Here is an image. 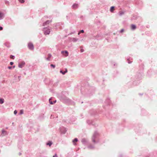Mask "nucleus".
I'll return each mask as SVG.
<instances>
[{
	"label": "nucleus",
	"instance_id": "21",
	"mask_svg": "<svg viewBox=\"0 0 157 157\" xmlns=\"http://www.w3.org/2000/svg\"><path fill=\"white\" fill-rule=\"evenodd\" d=\"M51 66L53 67V68H55V65L52 64L51 65Z\"/></svg>",
	"mask_w": 157,
	"mask_h": 157
},
{
	"label": "nucleus",
	"instance_id": "7",
	"mask_svg": "<svg viewBox=\"0 0 157 157\" xmlns=\"http://www.w3.org/2000/svg\"><path fill=\"white\" fill-rule=\"evenodd\" d=\"M131 28L132 29L134 30L136 28V26L135 25H132L131 26Z\"/></svg>",
	"mask_w": 157,
	"mask_h": 157
},
{
	"label": "nucleus",
	"instance_id": "2",
	"mask_svg": "<svg viewBox=\"0 0 157 157\" xmlns=\"http://www.w3.org/2000/svg\"><path fill=\"white\" fill-rule=\"evenodd\" d=\"M28 47L31 50H32L34 49L33 45L32 43H29L28 44Z\"/></svg>",
	"mask_w": 157,
	"mask_h": 157
},
{
	"label": "nucleus",
	"instance_id": "12",
	"mask_svg": "<svg viewBox=\"0 0 157 157\" xmlns=\"http://www.w3.org/2000/svg\"><path fill=\"white\" fill-rule=\"evenodd\" d=\"M4 15L3 13L0 12V20L3 17Z\"/></svg>",
	"mask_w": 157,
	"mask_h": 157
},
{
	"label": "nucleus",
	"instance_id": "11",
	"mask_svg": "<svg viewBox=\"0 0 157 157\" xmlns=\"http://www.w3.org/2000/svg\"><path fill=\"white\" fill-rule=\"evenodd\" d=\"M51 56H52V55H51V54H49L48 55V58H47V60H48L49 61V60H50V58H51Z\"/></svg>",
	"mask_w": 157,
	"mask_h": 157
},
{
	"label": "nucleus",
	"instance_id": "25",
	"mask_svg": "<svg viewBox=\"0 0 157 157\" xmlns=\"http://www.w3.org/2000/svg\"><path fill=\"white\" fill-rule=\"evenodd\" d=\"M57 156L56 154H55L53 156V157H57Z\"/></svg>",
	"mask_w": 157,
	"mask_h": 157
},
{
	"label": "nucleus",
	"instance_id": "5",
	"mask_svg": "<svg viewBox=\"0 0 157 157\" xmlns=\"http://www.w3.org/2000/svg\"><path fill=\"white\" fill-rule=\"evenodd\" d=\"M52 22L50 20H48L46 21L43 24V26H44L45 25H46L48 24H49L50 23Z\"/></svg>",
	"mask_w": 157,
	"mask_h": 157
},
{
	"label": "nucleus",
	"instance_id": "22",
	"mask_svg": "<svg viewBox=\"0 0 157 157\" xmlns=\"http://www.w3.org/2000/svg\"><path fill=\"white\" fill-rule=\"evenodd\" d=\"M124 31V29H121L120 31V32L121 33H122Z\"/></svg>",
	"mask_w": 157,
	"mask_h": 157
},
{
	"label": "nucleus",
	"instance_id": "3",
	"mask_svg": "<svg viewBox=\"0 0 157 157\" xmlns=\"http://www.w3.org/2000/svg\"><path fill=\"white\" fill-rule=\"evenodd\" d=\"M25 64V63L24 62H22L19 64L18 67L19 68H22L24 67Z\"/></svg>",
	"mask_w": 157,
	"mask_h": 157
},
{
	"label": "nucleus",
	"instance_id": "13",
	"mask_svg": "<svg viewBox=\"0 0 157 157\" xmlns=\"http://www.w3.org/2000/svg\"><path fill=\"white\" fill-rule=\"evenodd\" d=\"M4 99L2 98H0V104H2L4 103Z\"/></svg>",
	"mask_w": 157,
	"mask_h": 157
},
{
	"label": "nucleus",
	"instance_id": "4",
	"mask_svg": "<svg viewBox=\"0 0 157 157\" xmlns=\"http://www.w3.org/2000/svg\"><path fill=\"white\" fill-rule=\"evenodd\" d=\"M61 53L65 56H67L68 55V52L67 51H62L61 52Z\"/></svg>",
	"mask_w": 157,
	"mask_h": 157
},
{
	"label": "nucleus",
	"instance_id": "20",
	"mask_svg": "<svg viewBox=\"0 0 157 157\" xmlns=\"http://www.w3.org/2000/svg\"><path fill=\"white\" fill-rule=\"evenodd\" d=\"M10 58L13 59H14V56L11 55V56H10Z\"/></svg>",
	"mask_w": 157,
	"mask_h": 157
},
{
	"label": "nucleus",
	"instance_id": "1",
	"mask_svg": "<svg viewBox=\"0 0 157 157\" xmlns=\"http://www.w3.org/2000/svg\"><path fill=\"white\" fill-rule=\"evenodd\" d=\"M44 34L45 35H48L50 32V29L45 28L44 29Z\"/></svg>",
	"mask_w": 157,
	"mask_h": 157
},
{
	"label": "nucleus",
	"instance_id": "24",
	"mask_svg": "<svg viewBox=\"0 0 157 157\" xmlns=\"http://www.w3.org/2000/svg\"><path fill=\"white\" fill-rule=\"evenodd\" d=\"M10 64L11 65H12L13 64V62H10Z\"/></svg>",
	"mask_w": 157,
	"mask_h": 157
},
{
	"label": "nucleus",
	"instance_id": "16",
	"mask_svg": "<svg viewBox=\"0 0 157 157\" xmlns=\"http://www.w3.org/2000/svg\"><path fill=\"white\" fill-rule=\"evenodd\" d=\"M84 32V31L83 30H82L80 31L78 33V34L79 35L81 33H83Z\"/></svg>",
	"mask_w": 157,
	"mask_h": 157
},
{
	"label": "nucleus",
	"instance_id": "18",
	"mask_svg": "<svg viewBox=\"0 0 157 157\" xmlns=\"http://www.w3.org/2000/svg\"><path fill=\"white\" fill-rule=\"evenodd\" d=\"M19 1L21 3H23L24 2V0H19Z\"/></svg>",
	"mask_w": 157,
	"mask_h": 157
},
{
	"label": "nucleus",
	"instance_id": "9",
	"mask_svg": "<svg viewBox=\"0 0 157 157\" xmlns=\"http://www.w3.org/2000/svg\"><path fill=\"white\" fill-rule=\"evenodd\" d=\"M114 10V6H112L110 9V11L113 12V11Z\"/></svg>",
	"mask_w": 157,
	"mask_h": 157
},
{
	"label": "nucleus",
	"instance_id": "14",
	"mask_svg": "<svg viewBox=\"0 0 157 157\" xmlns=\"http://www.w3.org/2000/svg\"><path fill=\"white\" fill-rule=\"evenodd\" d=\"M52 144V143L51 142H49L47 144V145H49L50 146H51Z\"/></svg>",
	"mask_w": 157,
	"mask_h": 157
},
{
	"label": "nucleus",
	"instance_id": "10",
	"mask_svg": "<svg viewBox=\"0 0 157 157\" xmlns=\"http://www.w3.org/2000/svg\"><path fill=\"white\" fill-rule=\"evenodd\" d=\"M67 69H66V71H64V72H63L61 70L60 71V72L62 73L63 75H64L65 73L67 72Z\"/></svg>",
	"mask_w": 157,
	"mask_h": 157
},
{
	"label": "nucleus",
	"instance_id": "6",
	"mask_svg": "<svg viewBox=\"0 0 157 157\" xmlns=\"http://www.w3.org/2000/svg\"><path fill=\"white\" fill-rule=\"evenodd\" d=\"M78 7V4L76 3L74 4L72 6L73 8L74 9L77 8Z\"/></svg>",
	"mask_w": 157,
	"mask_h": 157
},
{
	"label": "nucleus",
	"instance_id": "8",
	"mask_svg": "<svg viewBox=\"0 0 157 157\" xmlns=\"http://www.w3.org/2000/svg\"><path fill=\"white\" fill-rule=\"evenodd\" d=\"M124 12L122 11H120L119 12V14L120 16H122L124 14Z\"/></svg>",
	"mask_w": 157,
	"mask_h": 157
},
{
	"label": "nucleus",
	"instance_id": "19",
	"mask_svg": "<svg viewBox=\"0 0 157 157\" xmlns=\"http://www.w3.org/2000/svg\"><path fill=\"white\" fill-rule=\"evenodd\" d=\"M51 99H50L49 100L50 103V104H53V102H52V101H51Z\"/></svg>",
	"mask_w": 157,
	"mask_h": 157
},
{
	"label": "nucleus",
	"instance_id": "28",
	"mask_svg": "<svg viewBox=\"0 0 157 157\" xmlns=\"http://www.w3.org/2000/svg\"><path fill=\"white\" fill-rule=\"evenodd\" d=\"M83 51H84V50H83V49H81V52H83Z\"/></svg>",
	"mask_w": 157,
	"mask_h": 157
},
{
	"label": "nucleus",
	"instance_id": "27",
	"mask_svg": "<svg viewBox=\"0 0 157 157\" xmlns=\"http://www.w3.org/2000/svg\"><path fill=\"white\" fill-rule=\"evenodd\" d=\"M12 68V67H10V66L9 67H8V69H11Z\"/></svg>",
	"mask_w": 157,
	"mask_h": 157
},
{
	"label": "nucleus",
	"instance_id": "26",
	"mask_svg": "<svg viewBox=\"0 0 157 157\" xmlns=\"http://www.w3.org/2000/svg\"><path fill=\"white\" fill-rule=\"evenodd\" d=\"M2 29L3 28L1 27H0V30H2Z\"/></svg>",
	"mask_w": 157,
	"mask_h": 157
},
{
	"label": "nucleus",
	"instance_id": "23",
	"mask_svg": "<svg viewBox=\"0 0 157 157\" xmlns=\"http://www.w3.org/2000/svg\"><path fill=\"white\" fill-rule=\"evenodd\" d=\"M17 111L16 110H15V111H14V113L15 114H17Z\"/></svg>",
	"mask_w": 157,
	"mask_h": 157
},
{
	"label": "nucleus",
	"instance_id": "15",
	"mask_svg": "<svg viewBox=\"0 0 157 157\" xmlns=\"http://www.w3.org/2000/svg\"><path fill=\"white\" fill-rule=\"evenodd\" d=\"M19 113L20 114H22L23 113V110L22 109L20 110Z\"/></svg>",
	"mask_w": 157,
	"mask_h": 157
},
{
	"label": "nucleus",
	"instance_id": "29",
	"mask_svg": "<svg viewBox=\"0 0 157 157\" xmlns=\"http://www.w3.org/2000/svg\"><path fill=\"white\" fill-rule=\"evenodd\" d=\"M56 102V101H54V103H55Z\"/></svg>",
	"mask_w": 157,
	"mask_h": 157
},
{
	"label": "nucleus",
	"instance_id": "17",
	"mask_svg": "<svg viewBox=\"0 0 157 157\" xmlns=\"http://www.w3.org/2000/svg\"><path fill=\"white\" fill-rule=\"evenodd\" d=\"M78 141V139L77 138H75L73 140V142L74 143L75 142H77Z\"/></svg>",
	"mask_w": 157,
	"mask_h": 157
},
{
	"label": "nucleus",
	"instance_id": "30",
	"mask_svg": "<svg viewBox=\"0 0 157 157\" xmlns=\"http://www.w3.org/2000/svg\"><path fill=\"white\" fill-rule=\"evenodd\" d=\"M15 67V66H13V68H14Z\"/></svg>",
	"mask_w": 157,
	"mask_h": 157
}]
</instances>
